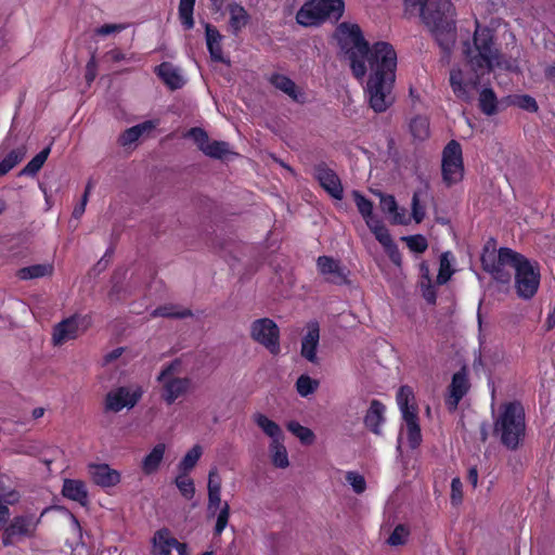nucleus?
I'll use <instances>...</instances> for the list:
<instances>
[{
    "mask_svg": "<svg viewBox=\"0 0 555 555\" xmlns=\"http://www.w3.org/2000/svg\"><path fill=\"white\" fill-rule=\"evenodd\" d=\"M335 38L354 78L363 80L370 70L365 87L369 104L376 113L385 112L395 100L397 54L392 46L382 41L369 47L360 26L348 22L337 26Z\"/></svg>",
    "mask_w": 555,
    "mask_h": 555,
    "instance_id": "nucleus-1",
    "label": "nucleus"
},
{
    "mask_svg": "<svg viewBox=\"0 0 555 555\" xmlns=\"http://www.w3.org/2000/svg\"><path fill=\"white\" fill-rule=\"evenodd\" d=\"M463 53L474 74L465 73L461 68H453L450 73V85L460 100L470 102L473 91L479 83V77L495 66H501L500 55L493 43L492 31L477 25L473 44L465 43Z\"/></svg>",
    "mask_w": 555,
    "mask_h": 555,
    "instance_id": "nucleus-2",
    "label": "nucleus"
},
{
    "mask_svg": "<svg viewBox=\"0 0 555 555\" xmlns=\"http://www.w3.org/2000/svg\"><path fill=\"white\" fill-rule=\"evenodd\" d=\"M406 7H422L421 16L425 25L444 51L455 42L454 8L449 0H404Z\"/></svg>",
    "mask_w": 555,
    "mask_h": 555,
    "instance_id": "nucleus-3",
    "label": "nucleus"
},
{
    "mask_svg": "<svg viewBox=\"0 0 555 555\" xmlns=\"http://www.w3.org/2000/svg\"><path fill=\"white\" fill-rule=\"evenodd\" d=\"M525 410L519 402L500 405L494 418L493 431L508 449H516L525 436Z\"/></svg>",
    "mask_w": 555,
    "mask_h": 555,
    "instance_id": "nucleus-4",
    "label": "nucleus"
},
{
    "mask_svg": "<svg viewBox=\"0 0 555 555\" xmlns=\"http://www.w3.org/2000/svg\"><path fill=\"white\" fill-rule=\"evenodd\" d=\"M344 11V0H311L299 9L296 21L306 27L318 26L325 21L337 22Z\"/></svg>",
    "mask_w": 555,
    "mask_h": 555,
    "instance_id": "nucleus-5",
    "label": "nucleus"
},
{
    "mask_svg": "<svg viewBox=\"0 0 555 555\" xmlns=\"http://www.w3.org/2000/svg\"><path fill=\"white\" fill-rule=\"evenodd\" d=\"M505 261H512L516 266L514 275L517 296L524 300L533 298L540 286L539 266L525 256L522 258H507Z\"/></svg>",
    "mask_w": 555,
    "mask_h": 555,
    "instance_id": "nucleus-6",
    "label": "nucleus"
},
{
    "mask_svg": "<svg viewBox=\"0 0 555 555\" xmlns=\"http://www.w3.org/2000/svg\"><path fill=\"white\" fill-rule=\"evenodd\" d=\"M522 258L524 255L507 248L502 247L495 254L494 249H486L481 256L483 269L489 272L492 278L500 283H509L512 279V271H516V266L512 261H505L507 258Z\"/></svg>",
    "mask_w": 555,
    "mask_h": 555,
    "instance_id": "nucleus-7",
    "label": "nucleus"
},
{
    "mask_svg": "<svg viewBox=\"0 0 555 555\" xmlns=\"http://www.w3.org/2000/svg\"><path fill=\"white\" fill-rule=\"evenodd\" d=\"M157 380L162 386V398L167 404H172L178 398L186 395L192 387L189 377L180 376V363L177 361L165 366Z\"/></svg>",
    "mask_w": 555,
    "mask_h": 555,
    "instance_id": "nucleus-8",
    "label": "nucleus"
},
{
    "mask_svg": "<svg viewBox=\"0 0 555 555\" xmlns=\"http://www.w3.org/2000/svg\"><path fill=\"white\" fill-rule=\"evenodd\" d=\"M441 171L443 182L450 186L462 181L464 164L462 147L459 142L450 141L442 151Z\"/></svg>",
    "mask_w": 555,
    "mask_h": 555,
    "instance_id": "nucleus-9",
    "label": "nucleus"
},
{
    "mask_svg": "<svg viewBox=\"0 0 555 555\" xmlns=\"http://www.w3.org/2000/svg\"><path fill=\"white\" fill-rule=\"evenodd\" d=\"M39 519L35 515L15 516L4 528L2 533V543L4 546L14 545L15 543L35 535Z\"/></svg>",
    "mask_w": 555,
    "mask_h": 555,
    "instance_id": "nucleus-10",
    "label": "nucleus"
},
{
    "mask_svg": "<svg viewBox=\"0 0 555 555\" xmlns=\"http://www.w3.org/2000/svg\"><path fill=\"white\" fill-rule=\"evenodd\" d=\"M250 336L270 353L280 352V330L273 320L268 318L255 320L250 325Z\"/></svg>",
    "mask_w": 555,
    "mask_h": 555,
    "instance_id": "nucleus-11",
    "label": "nucleus"
},
{
    "mask_svg": "<svg viewBox=\"0 0 555 555\" xmlns=\"http://www.w3.org/2000/svg\"><path fill=\"white\" fill-rule=\"evenodd\" d=\"M141 397L142 390L138 386L117 387L107 392L104 406L106 411L117 413L125 408L132 409Z\"/></svg>",
    "mask_w": 555,
    "mask_h": 555,
    "instance_id": "nucleus-12",
    "label": "nucleus"
},
{
    "mask_svg": "<svg viewBox=\"0 0 555 555\" xmlns=\"http://www.w3.org/2000/svg\"><path fill=\"white\" fill-rule=\"evenodd\" d=\"M207 517L216 520L214 533L220 535L228 526L230 517V505L227 501H222L221 492L208 493Z\"/></svg>",
    "mask_w": 555,
    "mask_h": 555,
    "instance_id": "nucleus-13",
    "label": "nucleus"
},
{
    "mask_svg": "<svg viewBox=\"0 0 555 555\" xmlns=\"http://www.w3.org/2000/svg\"><path fill=\"white\" fill-rule=\"evenodd\" d=\"M82 319L79 315H72L54 325L51 341L54 346H62L69 340L76 339L82 333Z\"/></svg>",
    "mask_w": 555,
    "mask_h": 555,
    "instance_id": "nucleus-14",
    "label": "nucleus"
},
{
    "mask_svg": "<svg viewBox=\"0 0 555 555\" xmlns=\"http://www.w3.org/2000/svg\"><path fill=\"white\" fill-rule=\"evenodd\" d=\"M317 266L326 282L337 285L347 283L348 270L338 260L328 256H320Z\"/></svg>",
    "mask_w": 555,
    "mask_h": 555,
    "instance_id": "nucleus-15",
    "label": "nucleus"
},
{
    "mask_svg": "<svg viewBox=\"0 0 555 555\" xmlns=\"http://www.w3.org/2000/svg\"><path fill=\"white\" fill-rule=\"evenodd\" d=\"M314 177L321 186L335 199H341L344 189L338 176L327 166L320 164L314 168Z\"/></svg>",
    "mask_w": 555,
    "mask_h": 555,
    "instance_id": "nucleus-16",
    "label": "nucleus"
},
{
    "mask_svg": "<svg viewBox=\"0 0 555 555\" xmlns=\"http://www.w3.org/2000/svg\"><path fill=\"white\" fill-rule=\"evenodd\" d=\"M88 474L92 481L102 488L114 487L120 481V474L107 464L91 463L88 465Z\"/></svg>",
    "mask_w": 555,
    "mask_h": 555,
    "instance_id": "nucleus-17",
    "label": "nucleus"
},
{
    "mask_svg": "<svg viewBox=\"0 0 555 555\" xmlns=\"http://www.w3.org/2000/svg\"><path fill=\"white\" fill-rule=\"evenodd\" d=\"M320 341V325L317 321L307 324V333L301 340V356L311 363H317V349Z\"/></svg>",
    "mask_w": 555,
    "mask_h": 555,
    "instance_id": "nucleus-18",
    "label": "nucleus"
},
{
    "mask_svg": "<svg viewBox=\"0 0 555 555\" xmlns=\"http://www.w3.org/2000/svg\"><path fill=\"white\" fill-rule=\"evenodd\" d=\"M468 390V380L464 371L457 372L453 375L450 385V396L446 403L450 410H455L459 402Z\"/></svg>",
    "mask_w": 555,
    "mask_h": 555,
    "instance_id": "nucleus-19",
    "label": "nucleus"
},
{
    "mask_svg": "<svg viewBox=\"0 0 555 555\" xmlns=\"http://www.w3.org/2000/svg\"><path fill=\"white\" fill-rule=\"evenodd\" d=\"M385 405L378 400H373L364 416V424L375 435H380V426L385 422Z\"/></svg>",
    "mask_w": 555,
    "mask_h": 555,
    "instance_id": "nucleus-20",
    "label": "nucleus"
},
{
    "mask_svg": "<svg viewBox=\"0 0 555 555\" xmlns=\"http://www.w3.org/2000/svg\"><path fill=\"white\" fill-rule=\"evenodd\" d=\"M62 493L65 498L76 501L83 506L88 503L87 487L86 483L81 480L65 479Z\"/></svg>",
    "mask_w": 555,
    "mask_h": 555,
    "instance_id": "nucleus-21",
    "label": "nucleus"
},
{
    "mask_svg": "<svg viewBox=\"0 0 555 555\" xmlns=\"http://www.w3.org/2000/svg\"><path fill=\"white\" fill-rule=\"evenodd\" d=\"M155 128L154 121L147 120L126 129L118 138V143L124 147L134 144L142 135Z\"/></svg>",
    "mask_w": 555,
    "mask_h": 555,
    "instance_id": "nucleus-22",
    "label": "nucleus"
},
{
    "mask_svg": "<svg viewBox=\"0 0 555 555\" xmlns=\"http://www.w3.org/2000/svg\"><path fill=\"white\" fill-rule=\"evenodd\" d=\"M166 444L157 443L142 460L141 469L145 475L155 474L165 455Z\"/></svg>",
    "mask_w": 555,
    "mask_h": 555,
    "instance_id": "nucleus-23",
    "label": "nucleus"
},
{
    "mask_svg": "<svg viewBox=\"0 0 555 555\" xmlns=\"http://www.w3.org/2000/svg\"><path fill=\"white\" fill-rule=\"evenodd\" d=\"M157 74L170 89H180L185 80L179 68L170 63H162L157 67Z\"/></svg>",
    "mask_w": 555,
    "mask_h": 555,
    "instance_id": "nucleus-24",
    "label": "nucleus"
},
{
    "mask_svg": "<svg viewBox=\"0 0 555 555\" xmlns=\"http://www.w3.org/2000/svg\"><path fill=\"white\" fill-rule=\"evenodd\" d=\"M253 421L262 430V433L271 439V441L284 439V434L280 425L270 420L267 415L262 413H255L253 415Z\"/></svg>",
    "mask_w": 555,
    "mask_h": 555,
    "instance_id": "nucleus-25",
    "label": "nucleus"
},
{
    "mask_svg": "<svg viewBox=\"0 0 555 555\" xmlns=\"http://www.w3.org/2000/svg\"><path fill=\"white\" fill-rule=\"evenodd\" d=\"M176 543L177 539L171 535L169 530H158L153 538L152 553L153 555H169Z\"/></svg>",
    "mask_w": 555,
    "mask_h": 555,
    "instance_id": "nucleus-26",
    "label": "nucleus"
},
{
    "mask_svg": "<svg viewBox=\"0 0 555 555\" xmlns=\"http://www.w3.org/2000/svg\"><path fill=\"white\" fill-rule=\"evenodd\" d=\"M53 271H54L53 264L50 262H44V263H38V264H33L29 267L21 268L16 272V276L20 280L28 281V280H34V279L51 276L53 274Z\"/></svg>",
    "mask_w": 555,
    "mask_h": 555,
    "instance_id": "nucleus-27",
    "label": "nucleus"
},
{
    "mask_svg": "<svg viewBox=\"0 0 555 555\" xmlns=\"http://www.w3.org/2000/svg\"><path fill=\"white\" fill-rule=\"evenodd\" d=\"M205 33H206L207 48L209 50L211 57L215 61L222 62L223 61L222 49H221V38L222 37H221L219 30L216 27H214L209 24H206Z\"/></svg>",
    "mask_w": 555,
    "mask_h": 555,
    "instance_id": "nucleus-28",
    "label": "nucleus"
},
{
    "mask_svg": "<svg viewBox=\"0 0 555 555\" xmlns=\"http://www.w3.org/2000/svg\"><path fill=\"white\" fill-rule=\"evenodd\" d=\"M228 10L230 14V27L234 34H237L248 23L249 15L246 10L237 3H230Z\"/></svg>",
    "mask_w": 555,
    "mask_h": 555,
    "instance_id": "nucleus-29",
    "label": "nucleus"
},
{
    "mask_svg": "<svg viewBox=\"0 0 555 555\" xmlns=\"http://www.w3.org/2000/svg\"><path fill=\"white\" fill-rule=\"evenodd\" d=\"M269 451L272 464L278 468H286L289 466L288 453L284 446V439L270 441Z\"/></svg>",
    "mask_w": 555,
    "mask_h": 555,
    "instance_id": "nucleus-30",
    "label": "nucleus"
},
{
    "mask_svg": "<svg viewBox=\"0 0 555 555\" xmlns=\"http://www.w3.org/2000/svg\"><path fill=\"white\" fill-rule=\"evenodd\" d=\"M405 422V430L409 440V444L412 449H415L420 446L422 441L421 427L418 424L417 413L408 414L402 416Z\"/></svg>",
    "mask_w": 555,
    "mask_h": 555,
    "instance_id": "nucleus-31",
    "label": "nucleus"
},
{
    "mask_svg": "<svg viewBox=\"0 0 555 555\" xmlns=\"http://www.w3.org/2000/svg\"><path fill=\"white\" fill-rule=\"evenodd\" d=\"M413 400L414 393L412 388L409 386H401L397 393V403L402 413V416L417 413V409L413 403Z\"/></svg>",
    "mask_w": 555,
    "mask_h": 555,
    "instance_id": "nucleus-32",
    "label": "nucleus"
},
{
    "mask_svg": "<svg viewBox=\"0 0 555 555\" xmlns=\"http://www.w3.org/2000/svg\"><path fill=\"white\" fill-rule=\"evenodd\" d=\"M380 199V208L384 212L389 214L392 221L398 224L405 223V215L403 212L398 211V206L396 199L392 195H386L383 193H377Z\"/></svg>",
    "mask_w": 555,
    "mask_h": 555,
    "instance_id": "nucleus-33",
    "label": "nucleus"
},
{
    "mask_svg": "<svg viewBox=\"0 0 555 555\" xmlns=\"http://www.w3.org/2000/svg\"><path fill=\"white\" fill-rule=\"evenodd\" d=\"M270 82L279 90L287 94L291 99L298 101L300 93L295 82L288 77L281 74H273L270 77Z\"/></svg>",
    "mask_w": 555,
    "mask_h": 555,
    "instance_id": "nucleus-34",
    "label": "nucleus"
},
{
    "mask_svg": "<svg viewBox=\"0 0 555 555\" xmlns=\"http://www.w3.org/2000/svg\"><path fill=\"white\" fill-rule=\"evenodd\" d=\"M26 155V146L21 145L12 150L1 162H0V177L7 175L17 164H20Z\"/></svg>",
    "mask_w": 555,
    "mask_h": 555,
    "instance_id": "nucleus-35",
    "label": "nucleus"
},
{
    "mask_svg": "<svg viewBox=\"0 0 555 555\" xmlns=\"http://www.w3.org/2000/svg\"><path fill=\"white\" fill-rule=\"evenodd\" d=\"M192 315V311L186 308H182L176 305H165L156 308L152 311L151 317H164V318H176L184 319Z\"/></svg>",
    "mask_w": 555,
    "mask_h": 555,
    "instance_id": "nucleus-36",
    "label": "nucleus"
},
{
    "mask_svg": "<svg viewBox=\"0 0 555 555\" xmlns=\"http://www.w3.org/2000/svg\"><path fill=\"white\" fill-rule=\"evenodd\" d=\"M478 101L479 107L483 114L491 116L498 112V100L492 89H482Z\"/></svg>",
    "mask_w": 555,
    "mask_h": 555,
    "instance_id": "nucleus-37",
    "label": "nucleus"
},
{
    "mask_svg": "<svg viewBox=\"0 0 555 555\" xmlns=\"http://www.w3.org/2000/svg\"><path fill=\"white\" fill-rule=\"evenodd\" d=\"M203 454V448L199 444L192 447L178 464L179 472L189 474L197 464Z\"/></svg>",
    "mask_w": 555,
    "mask_h": 555,
    "instance_id": "nucleus-38",
    "label": "nucleus"
},
{
    "mask_svg": "<svg viewBox=\"0 0 555 555\" xmlns=\"http://www.w3.org/2000/svg\"><path fill=\"white\" fill-rule=\"evenodd\" d=\"M203 154L210 158L223 159L234 153L231 151L229 143L224 141L211 140Z\"/></svg>",
    "mask_w": 555,
    "mask_h": 555,
    "instance_id": "nucleus-39",
    "label": "nucleus"
},
{
    "mask_svg": "<svg viewBox=\"0 0 555 555\" xmlns=\"http://www.w3.org/2000/svg\"><path fill=\"white\" fill-rule=\"evenodd\" d=\"M286 428L294 436H296L300 440V442L304 444H312L315 440L314 433L310 428L300 425L296 421L288 422L286 424Z\"/></svg>",
    "mask_w": 555,
    "mask_h": 555,
    "instance_id": "nucleus-40",
    "label": "nucleus"
},
{
    "mask_svg": "<svg viewBox=\"0 0 555 555\" xmlns=\"http://www.w3.org/2000/svg\"><path fill=\"white\" fill-rule=\"evenodd\" d=\"M353 199L356 202L357 208L363 219L365 220V223H369L370 221L375 220L376 218L373 216V204L371 201L365 198L360 192L353 191L352 192Z\"/></svg>",
    "mask_w": 555,
    "mask_h": 555,
    "instance_id": "nucleus-41",
    "label": "nucleus"
},
{
    "mask_svg": "<svg viewBox=\"0 0 555 555\" xmlns=\"http://www.w3.org/2000/svg\"><path fill=\"white\" fill-rule=\"evenodd\" d=\"M410 130L417 140H425L429 135V120L427 117L417 116L411 120Z\"/></svg>",
    "mask_w": 555,
    "mask_h": 555,
    "instance_id": "nucleus-42",
    "label": "nucleus"
},
{
    "mask_svg": "<svg viewBox=\"0 0 555 555\" xmlns=\"http://www.w3.org/2000/svg\"><path fill=\"white\" fill-rule=\"evenodd\" d=\"M370 230L374 233L376 240L385 247H391L393 244L391 236L388 232V230L380 223L378 219H375L373 221L369 220V223L366 224Z\"/></svg>",
    "mask_w": 555,
    "mask_h": 555,
    "instance_id": "nucleus-43",
    "label": "nucleus"
},
{
    "mask_svg": "<svg viewBox=\"0 0 555 555\" xmlns=\"http://www.w3.org/2000/svg\"><path fill=\"white\" fill-rule=\"evenodd\" d=\"M50 146L42 150L40 153H38L21 171V175H28L33 176L36 175L43 164L46 163L49 154H50Z\"/></svg>",
    "mask_w": 555,
    "mask_h": 555,
    "instance_id": "nucleus-44",
    "label": "nucleus"
},
{
    "mask_svg": "<svg viewBox=\"0 0 555 555\" xmlns=\"http://www.w3.org/2000/svg\"><path fill=\"white\" fill-rule=\"evenodd\" d=\"M195 0H180L179 3V16L181 23L186 29H191L194 26L193 10Z\"/></svg>",
    "mask_w": 555,
    "mask_h": 555,
    "instance_id": "nucleus-45",
    "label": "nucleus"
},
{
    "mask_svg": "<svg viewBox=\"0 0 555 555\" xmlns=\"http://www.w3.org/2000/svg\"><path fill=\"white\" fill-rule=\"evenodd\" d=\"M318 387H319V382L317 379L311 378L308 375L299 376L296 382V389H297L298 393L304 398L315 392Z\"/></svg>",
    "mask_w": 555,
    "mask_h": 555,
    "instance_id": "nucleus-46",
    "label": "nucleus"
},
{
    "mask_svg": "<svg viewBox=\"0 0 555 555\" xmlns=\"http://www.w3.org/2000/svg\"><path fill=\"white\" fill-rule=\"evenodd\" d=\"M176 486L180 490L181 494L190 500L194 496L195 487L193 480L188 476L186 473L180 472L176 478Z\"/></svg>",
    "mask_w": 555,
    "mask_h": 555,
    "instance_id": "nucleus-47",
    "label": "nucleus"
},
{
    "mask_svg": "<svg viewBox=\"0 0 555 555\" xmlns=\"http://www.w3.org/2000/svg\"><path fill=\"white\" fill-rule=\"evenodd\" d=\"M185 137L192 139L202 153H204L205 149L211 141L208 133L199 127L191 128L186 132Z\"/></svg>",
    "mask_w": 555,
    "mask_h": 555,
    "instance_id": "nucleus-48",
    "label": "nucleus"
},
{
    "mask_svg": "<svg viewBox=\"0 0 555 555\" xmlns=\"http://www.w3.org/2000/svg\"><path fill=\"white\" fill-rule=\"evenodd\" d=\"M453 271L451 270V253L446 251L440 256V266H439V273L437 276V283L438 284H444L447 283Z\"/></svg>",
    "mask_w": 555,
    "mask_h": 555,
    "instance_id": "nucleus-49",
    "label": "nucleus"
},
{
    "mask_svg": "<svg viewBox=\"0 0 555 555\" xmlns=\"http://www.w3.org/2000/svg\"><path fill=\"white\" fill-rule=\"evenodd\" d=\"M426 196V191H415L412 197V216L413 219L420 223L425 218V205H423L422 197Z\"/></svg>",
    "mask_w": 555,
    "mask_h": 555,
    "instance_id": "nucleus-50",
    "label": "nucleus"
},
{
    "mask_svg": "<svg viewBox=\"0 0 555 555\" xmlns=\"http://www.w3.org/2000/svg\"><path fill=\"white\" fill-rule=\"evenodd\" d=\"M410 531L404 525H398L389 535L387 542L391 546H399L406 542Z\"/></svg>",
    "mask_w": 555,
    "mask_h": 555,
    "instance_id": "nucleus-51",
    "label": "nucleus"
},
{
    "mask_svg": "<svg viewBox=\"0 0 555 555\" xmlns=\"http://www.w3.org/2000/svg\"><path fill=\"white\" fill-rule=\"evenodd\" d=\"M346 480L357 494L363 493L366 489V481L364 477L357 472H347Z\"/></svg>",
    "mask_w": 555,
    "mask_h": 555,
    "instance_id": "nucleus-52",
    "label": "nucleus"
},
{
    "mask_svg": "<svg viewBox=\"0 0 555 555\" xmlns=\"http://www.w3.org/2000/svg\"><path fill=\"white\" fill-rule=\"evenodd\" d=\"M513 103L528 112H537L539 108L537 101L532 96L527 94L516 95L513 100Z\"/></svg>",
    "mask_w": 555,
    "mask_h": 555,
    "instance_id": "nucleus-53",
    "label": "nucleus"
},
{
    "mask_svg": "<svg viewBox=\"0 0 555 555\" xmlns=\"http://www.w3.org/2000/svg\"><path fill=\"white\" fill-rule=\"evenodd\" d=\"M420 287L424 299L428 304L434 305L436 302L437 296L435 286L431 283V279H427L426 281H420Z\"/></svg>",
    "mask_w": 555,
    "mask_h": 555,
    "instance_id": "nucleus-54",
    "label": "nucleus"
},
{
    "mask_svg": "<svg viewBox=\"0 0 555 555\" xmlns=\"http://www.w3.org/2000/svg\"><path fill=\"white\" fill-rule=\"evenodd\" d=\"M409 248L416 253H423L427 249V241L422 235H414L405 238Z\"/></svg>",
    "mask_w": 555,
    "mask_h": 555,
    "instance_id": "nucleus-55",
    "label": "nucleus"
},
{
    "mask_svg": "<svg viewBox=\"0 0 555 555\" xmlns=\"http://www.w3.org/2000/svg\"><path fill=\"white\" fill-rule=\"evenodd\" d=\"M207 492H221V478L217 468H212L208 475Z\"/></svg>",
    "mask_w": 555,
    "mask_h": 555,
    "instance_id": "nucleus-56",
    "label": "nucleus"
},
{
    "mask_svg": "<svg viewBox=\"0 0 555 555\" xmlns=\"http://www.w3.org/2000/svg\"><path fill=\"white\" fill-rule=\"evenodd\" d=\"M462 481L460 478H453L451 482V501L454 504H459L462 501Z\"/></svg>",
    "mask_w": 555,
    "mask_h": 555,
    "instance_id": "nucleus-57",
    "label": "nucleus"
},
{
    "mask_svg": "<svg viewBox=\"0 0 555 555\" xmlns=\"http://www.w3.org/2000/svg\"><path fill=\"white\" fill-rule=\"evenodd\" d=\"M20 501V494L15 490H10L8 492L2 491L0 489V502L3 505H14Z\"/></svg>",
    "mask_w": 555,
    "mask_h": 555,
    "instance_id": "nucleus-58",
    "label": "nucleus"
},
{
    "mask_svg": "<svg viewBox=\"0 0 555 555\" xmlns=\"http://www.w3.org/2000/svg\"><path fill=\"white\" fill-rule=\"evenodd\" d=\"M125 27L121 24H105V25L99 27L95 30V33L98 35H101V36H107V35H111L113 33L121 31Z\"/></svg>",
    "mask_w": 555,
    "mask_h": 555,
    "instance_id": "nucleus-59",
    "label": "nucleus"
},
{
    "mask_svg": "<svg viewBox=\"0 0 555 555\" xmlns=\"http://www.w3.org/2000/svg\"><path fill=\"white\" fill-rule=\"evenodd\" d=\"M96 76V62L94 55L90 59L86 66V80L91 83Z\"/></svg>",
    "mask_w": 555,
    "mask_h": 555,
    "instance_id": "nucleus-60",
    "label": "nucleus"
},
{
    "mask_svg": "<svg viewBox=\"0 0 555 555\" xmlns=\"http://www.w3.org/2000/svg\"><path fill=\"white\" fill-rule=\"evenodd\" d=\"M387 253L389 254L390 259L393 263L400 264L401 256L400 253L395 244L391 245V247L385 248Z\"/></svg>",
    "mask_w": 555,
    "mask_h": 555,
    "instance_id": "nucleus-61",
    "label": "nucleus"
},
{
    "mask_svg": "<svg viewBox=\"0 0 555 555\" xmlns=\"http://www.w3.org/2000/svg\"><path fill=\"white\" fill-rule=\"evenodd\" d=\"M122 352H124L122 348H116V349L112 350L111 352L105 354L104 362L109 363V362L118 359L122 354Z\"/></svg>",
    "mask_w": 555,
    "mask_h": 555,
    "instance_id": "nucleus-62",
    "label": "nucleus"
},
{
    "mask_svg": "<svg viewBox=\"0 0 555 555\" xmlns=\"http://www.w3.org/2000/svg\"><path fill=\"white\" fill-rule=\"evenodd\" d=\"M467 479H468V481L472 483V486L474 488L477 487V485H478V470H477L476 467L469 468Z\"/></svg>",
    "mask_w": 555,
    "mask_h": 555,
    "instance_id": "nucleus-63",
    "label": "nucleus"
},
{
    "mask_svg": "<svg viewBox=\"0 0 555 555\" xmlns=\"http://www.w3.org/2000/svg\"><path fill=\"white\" fill-rule=\"evenodd\" d=\"M106 56H108L114 62H119L121 60H125V54L117 49L111 50L109 52H107Z\"/></svg>",
    "mask_w": 555,
    "mask_h": 555,
    "instance_id": "nucleus-64",
    "label": "nucleus"
}]
</instances>
